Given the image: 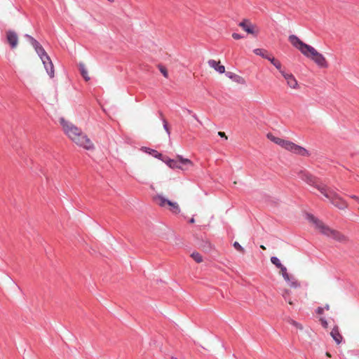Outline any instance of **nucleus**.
Returning <instances> with one entry per match:
<instances>
[{
    "label": "nucleus",
    "instance_id": "nucleus-1",
    "mask_svg": "<svg viewBox=\"0 0 359 359\" xmlns=\"http://www.w3.org/2000/svg\"><path fill=\"white\" fill-rule=\"evenodd\" d=\"M288 40L294 47L298 49L304 56L313 60L318 67L321 68L328 67L326 58L313 46L304 43L294 34L290 35Z\"/></svg>",
    "mask_w": 359,
    "mask_h": 359
},
{
    "label": "nucleus",
    "instance_id": "nucleus-2",
    "mask_svg": "<svg viewBox=\"0 0 359 359\" xmlns=\"http://www.w3.org/2000/svg\"><path fill=\"white\" fill-rule=\"evenodd\" d=\"M60 123L62 126L64 133L76 144L87 150L94 148V144L91 140L76 126L66 121L64 118H60Z\"/></svg>",
    "mask_w": 359,
    "mask_h": 359
},
{
    "label": "nucleus",
    "instance_id": "nucleus-3",
    "mask_svg": "<svg viewBox=\"0 0 359 359\" xmlns=\"http://www.w3.org/2000/svg\"><path fill=\"white\" fill-rule=\"evenodd\" d=\"M308 219L315 225V228L320 233L324 234L325 236L330 237L334 240L342 243H346L349 241L348 236H345L339 231L333 229L325 225L323 222L318 220L314 216L309 215Z\"/></svg>",
    "mask_w": 359,
    "mask_h": 359
},
{
    "label": "nucleus",
    "instance_id": "nucleus-4",
    "mask_svg": "<svg viewBox=\"0 0 359 359\" xmlns=\"http://www.w3.org/2000/svg\"><path fill=\"white\" fill-rule=\"evenodd\" d=\"M267 138L282 148L291 151L295 154L302 156H309L310 153L305 148L296 144L295 143L276 137L271 133L267 134Z\"/></svg>",
    "mask_w": 359,
    "mask_h": 359
},
{
    "label": "nucleus",
    "instance_id": "nucleus-5",
    "mask_svg": "<svg viewBox=\"0 0 359 359\" xmlns=\"http://www.w3.org/2000/svg\"><path fill=\"white\" fill-rule=\"evenodd\" d=\"M26 37L29 39L31 44L35 48L36 52L41 58L44 68L46 69L48 76L50 79H53L55 76L54 66L53 64L48 55L43 48L39 44V43L29 35H26Z\"/></svg>",
    "mask_w": 359,
    "mask_h": 359
},
{
    "label": "nucleus",
    "instance_id": "nucleus-6",
    "mask_svg": "<svg viewBox=\"0 0 359 359\" xmlns=\"http://www.w3.org/2000/svg\"><path fill=\"white\" fill-rule=\"evenodd\" d=\"M317 189L336 208L340 210H346L348 205L338 194L326 185H317Z\"/></svg>",
    "mask_w": 359,
    "mask_h": 359
},
{
    "label": "nucleus",
    "instance_id": "nucleus-7",
    "mask_svg": "<svg viewBox=\"0 0 359 359\" xmlns=\"http://www.w3.org/2000/svg\"><path fill=\"white\" fill-rule=\"evenodd\" d=\"M162 161L172 169H180L187 170L189 168L194 166L193 162L180 155H177L176 159H171L168 157H163Z\"/></svg>",
    "mask_w": 359,
    "mask_h": 359
},
{
    "label": "nucleus",
    "instance_id": "nucleus-8",
    "mask_svg": "<svg viewBox=\"0 0 359 359\" xmlns=\"http://www.w3.org/2000/svg\"><path fill=\"white\" fill-rule=\"evenodd\" d=\"M154 200L159 206L168 208L172 213L178 214L180 212V206L176 202H172L161 195L156 196Z\"/></svg>",
    "mask_w": 359,
    "mask_h": 359
},
{
    "label": "nucleus",
    "instance_id": "nucleus-9",
    "mask_svg": "<svg viewBox=\"0 0 359 359\" xmlns=\"http://www.w3.org/2000/svg\"><path fill=\"white\" fill-rule=\"evenodd\" d=\"M281 75L285 79L287 85L292 90L299 89V84L292 74L281 71Z\"/></svg>",
    "mask_w": 359,
    "mask_h": 359
},
{
    "label": "nucleus",
    "instance_id": "nucleus-10",
    "mask_svg": "<svg viewBox=\"0 0 359 359\" xmlns=\"http://www.w3.org/2000/svg\"><path fill=\"white\" fill-rule=\"evenodd\" d=\"M300 178L311 186H313L317 189V185H322L318 182L317 179L309 172H301L299 173Z\"/></svg>",
    "mask_w": 359,
    "mask_h": 359
},
{
    "label": "nucleus",
    "instance_id": "nucleus-11",
    "mask_svg": "<svg viewBox=\"0 0 359 359\" xmlns=\"http://www.w3.org/2000/svg\"><path fill=\"white\" fill-rule=\"evenodd\" d=\"M6 39L12 48H15L17 47L18 43V36L15 32L11 30L8 31L6 32Z\"/></svg>",
    "mask_w": 359,
    "mask_h": 359
},
{
    "label": "nucleus",
    "instance_id": "nucleus-12",
    "mask_svg": "<svg viewBox=\"0 0 359 359\" xmlns=\"http://www.w3.org/2000/svg\"><path fill=\"white\" fill-rule=\"evenodd\" d=\"M209 66L220 74H222L225 72V67L224 65H220L219 61H216L215 60H210L208 62Z\"/></svg>",
    "mask_w": 359,
    "mask_h": 359
},
{
    "label": "nucleus",
    "instance_id": "nucleus-13",
    "mask_svg": "<svg viewBox=\"0 0 359 359\" xmlns=\"http://www.w3.org/2000/svg\"><path fill=\"white\" fill-rule=\"evenodd\" d=\"M239 26L248 34H254V26L250 21L245 20L239 23Z\"/></svg>",
    "mask_w": 359,
    "mask_h": 359
},
{
    "label": "nucleus",
    "instance_id": "nucleus-14",
    "mask_svg": "<svg viewBox=\"0 0 359 359\" xmlns=\"http://www.w3.org/2000/svg\"><path fill=\"white\" fill-rule=\"evenodd\" d=\"M330 335L337 344H339L341 342L343 337L341 334L339 333L337 327H335L332 329V330L330 332Z\"/></svg>",
    "mask_w": 359,
    "mask_h": 359
},
{
    "label": "nucleus",
    "instance_id": "nucleus-15",
    "mask_svg": "<svg viewBox=\"0 0 359 359\" xmlns=\"http://www.w3.org/2000/svg\"><path fill=\"white\" fill-rule=\"evenodd\" d=\"M254 53L259 55L265 59L269 60V58L272 56L271 54L268 53V51L263 48H256L253 50Z\"/></svg>",
    "mask_w": 359,
    "mask_h": 359
},
{
    "label": "nucleus",
    "instance_id": "nucleus-16",
    "mask_svg": "<svg viewBox=\"0 0 359 359\" xmlns=\"http://www.w3.org/2000/svg\"><path fill=\"white\" fill-rule=\"evenodd\" d=\"M79 70H80L81 74L82 75V76L83 77L85 81H88L90 79V78L88 75L87 69L84 64H83V63L79 64Z\"/></svg>",
    "mask_w": 359,
    "mask_h": 359
},
{
    "label": "nucleus",
    "instance_id": "nucleus-17",
    "mask_svg": "<svg viewBox=\"0 0 359 359\" xmlns=\"http://www.w3.org/2000/svg\"><path fill=\"white\" fill-rule=\"evenodd\" d=\"M290 295H291V292L287 289H285L282 292V296L284 298V299L286 302H287L290 305H293L294 303L291 299Z\"/></svg>",
    "mask_w": 359,
    "mask_h": 359
},
{
    "label": "nucleus",
    "instance_id": "nucleus-18",
    "mask_svg": "<svg viewBox=\"0 0 359 359\" xmlns=\"http://www.w3.org/2000/svg\"><path fill=\"white\" fill-rule=\"evenodd\" d=\"M142 150L144 151L147 153H149V154L153 155L154 157L158 158L159 159L162 160V158H163L162 154L158 153L156 150H154V149H149V148H147V147H144L142 149Z\"/></svg>",
    "mask_w": 359,
    "mask_h": 359
},
{
    "label": "nucleus",
    "instance_id": "nucleus-19",
    "mask_svg": "<svg viewBox=\"0 0 359 359\" xmlns=\"http://www.w3.org/2000/svg\"><path fill=\"white\" fill-rule=\"evenodd\" d=\"M269 61L271 63L276 67V68L279 70L280 73L281 74V71H283L282 69V65L279 60L276 59L274 57L271 56V58H269Z\"/></svg>",
    "mask_w": 359,
    "mask_h": 359
},
{
    "label": "nucleus",
    "instance_id": "nucleus-20",
    "mask_svg": "<svg viewBox=\"0 0 359 359\" xmlns=\"http://www.w3.org/2000/svg\"><path fill=\"white\" fill-rule=\"evenodd\" d=\"M191 257L193 258V259L197 262V263H201L203 259V257L201 256V255L200 253H198V252H194L191 254Z\"/></svg>",
    "mask_w": 359,
    "mask_h": 359
},
{
    "label": "nucleus",
    "instance_id": "nucleus-21",
    "mask_svg": "<svg viewBox=\"0 0 359 359\" xmlns=\"http://www.w3.org/2000/svg\"><path fill=\"white\" fill-rule=\"evenodd\" d=\"M287 322H288L290 325H292L294 326L296 328H297V329H299V330H303V326H302V324H300V323H299L298 322H297V321H295V320H292V319H291V318L288 319V320H287Z\"/></svg>",
    "mask_w": 359,
    "mask_h": 359
},
{
    "label": "nucleus",
    "instance_id": "nucleus-22",
    "mask_svg": "<svg viewBox=\"0 0 359 359\" xmlns=\"http://www.w3.org/2000/svg\"><path fill=\"white\" fill-rule=\"evenodd\" d=\"M271 262H272V264H273L278 268L282 266V265H283L280 263V260L276 257H272L271 258Z\"/></svg>",
    "mask_w": 359,
    "mask_h": 359
},
{
    "label": "nucleus",
    "instance_id": "nucleus-23",
    "mask_svg": "<svg viewBox=\"0 0 359 359\" xmlns=\"http://www.w3.org/2000/svg\"><path fill=\"white\" fill-rule=\"evenodd\" d=\"M288 283L291 287L296 288L300 286L299 283L294 278H292V280Z\"/></svg>",
    "mask_w": 359,
    "mask_h": 359
},
{
    "label": "nucleus",
    "instance_id": "nucleus-24",
    "mask_svg": "<svg viewBox=\"0 0 359 359\" xmlns=\"http://www.w3.org/2000/svg\"><path fill=\"white\" fill-rule=\"evenodd\" d=\"M233 245L236 250L241 252V253L245 252L244 248L240 245V243L238 242H237V241L234 242Z\"/></svg>",
    "mask_w": 359,
    "mask_h": 359
},
{
    "label": "nucleus",
    "instance_id": "nucleus-25",
    "mask_svg": "<svg viewBox=\"0 0 359 359\" xmlns=\"http://www.w3.org/2000/svg\"><path fill=\"white\" fill-rule=\"evenodd\" d=\"M158 69L159 71L162 73V74L165 77V78H168V70L167 69L162 66V65H159L158 66Z\"/></svg>",
    "mask_w": 359,
    "mask_h": 359
},
{
    "label": "nucleus",
    "instance_id": "nucleus-26",
    "mask_svg": "<svg viewBox=\"0 0 359 359\" xmlns=\"http://www.w3.org/2000/svg\"><path fill=\"white\" fill-rule=\"evenodd\" d=\"M278 269H280V274L282 275L283 276L285 275V274H287V269L285 266H284L283 265H282V266L279 267Z\"/></svg>",
    "mask_w": 359,
    "mask_h": 359
},
{
    "label": "nucleus",
    "instance_id": "nucleus-27",
    "mask_svg": "<svg viewBox=\"0 0 359 359\" xmlns=\"http://www.w3.org/2000/svg\"><path fill=\"white\" fill-rule=\"evenodd\" d=\"M283 277L287 282L290 281L292 278H293V277L290 276L288 273L287 274H285Z\"/></svg>",
    "mask_w": 359,
    "mask_h": 359
},
{
    "label": "nucleus",
    "instance_id": "nucleus-28",
    "mask_svg": "<svg viewBox=\"0 0 359 359\" xmlns=\"http://www.w3.org/2000/svg\"><path fill=\"white\" fill-rule=\"evenodd\" d=\"M320 321L321 323V325H323V327L325 328H327V322L326 320H325L324 318H320Z\"/></svg>",
    "mask_w": 359,
    "mask_h": 359
},
{
    "label": "nucleus",
    "instance_id": "nucleus-29",
    "mask_svg": "<svg viewBox=\"0 0 359 359\" xmlns=\"http://www.w3.org/2000/svg\"><path fill=\"white\" fill-rule=\"evenodd\" d=\"M218 135L221 137H223L224 138L225 140H227L228 137L226 135L225 133L224 132H222V131H219L218 132Z\"/></svg>",
    "mask_w": 359,
    "mask_h": 359
},
{
    "label": "nucleus",
    "instance_id": "nucleus-30",
    "mask_svg": "<svg viewBox=\"0 0 359 359\" xmlns=\"http://www.w3.org/2000/svg\"><path fill=\"white\" fill-rule=\"evenodd\" d=\"M232 37H233L234 39H236V40L240 39H241V38H242V36H241L240 34H237V33H233V34H232Z\"/></svg>",
    "mask_w": 359,
    "mask_h": 359
},
{
    "label": "nucleus",
    "instance_id": "nucleus-31",
    "mask_svg": "<svg viewBox=\"0 0 359 359\" xmlns=\"http://www.w3.org/2000/svg\"><path fill=\"white\" fill-rule=\"evenodd\" d=\"M163 126H164L165 130L167 131V133H169V128L168 126V123L165 120L163 121Z\"/></svg>",
    "mask_w": 359,
    "mask_h": 359
},
{
    "label": "nucleus",
    "instance_id": "nucleus-32",
    "mask_svg": "<svg viewBox=\"0 0 359 359\" xmlns=\"http://www.w3.org/2000/svg\"><path fill=\"white\" fill-rule=\"evenodd\" d=\"M323 311H324V309H323V308H322V307H318V308L317 309V310H316L317 313H318V314H320V315L323 314Z\"/></svg>",
    "mask_w": 359,
    "mask_h": 359
},
{
    "label": "nucleus",
    "instance_id": "nucleus-33",
    "mask_svg": "<svg viewBox=\"0 0 359 359\" xmlns=\"http://www.w3.org/2000/svg\"><path fill=\"white\" fill-rule=\"evenodd\" d=\"M349 197L353 200H355V201H357L358 203H359V197L355 196V195H351L349 196Z\"/></svg>",
    "mask_w": 359,
    "mask_h": 359
},
{
    "label": "nucleus",
    "instance_id": "nucleus-34",
    "mask_svg": "<svg viewBox=\"0 0 359 359\" xmlns=\"http://www.w3.org/2000/svg\"><path fill=\"white\" fill-rule=\"evenodd\" d=\"M194 222H195V219H194V217H192L191 219H190V220H189V223L193 224V223H194Z\"/></svg>",
    "mask_w": 359,
    "mask_h": 359
},
{
    "label": "nucleus",
    "instance_id": "nucleus-35",
    "mask_svg": "<svg viewBox=\"0 0 359 359\" xmlns=\"http://www.w3.org/2000/svg\"><path fill=\"white\" fill-rule=\"evenodd\" d=\"M326 355H327V357H329V358H330V357H331V354H330L329 352H327V353H326Z\"/></svg>",
    "mask_w": 359,
    "mask_h": 359
},
{
    "label": "nucleus",
    "instance_id": "nucleus-36",
    "mask_svg": "<svg viewBox=\"0 0 359 359\" xmlns=\"http://www.w3.org/2000/svg\"><path fill=\"white\" fill-rule=\"evenodd\" d=\"M260 248H261L262 249H263V250H266L265 246H264V245H260Z\"/></svg>",
    "mask_w": 359,
    "mask_h": 359
},
{
    "label": "nucleus",
    "instance_id": "nucleus-37",
    "mask_svg": "<svg viewBox=\"0 0 359 359\" xmlns=\"http://www.w3.org/2000/svg\"><path fill=\"white\" fill-rule=\"evenodd\" d=\"M325 308L326 310H329L330 309L329 305H326Z\"/></svg>",
    "mask_w": 359,
    "mask_h": 359
}]
</instances>
